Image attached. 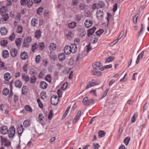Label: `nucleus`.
<instances>
[{"instance_id": "393cba45", "label": "nucleus", "mask_w": 149, "mask_h": 149, "mask_svg": "<svg viewBox=\"0 0 149 149\" xmlns=\"http://www.w3.org/2000/svg\"><path fill=\"white\" fill-rule=\"evenodd\" d=\"M22 40V39L21 38H19L17 39H16L15 41V43L16 45L18 47L20 46V45L21 43Z\"/></svg>"}, {"instance_id": "4c0bfd02", "label": "nucleus", "mask_w": 149, "mask_h": 149, "mask_svg": "<svg viewBox=\"0 0 149 149\" xmlns=\"http://www.w3.org/2000/svg\"><path fill=\"white\" fill-rule=\"evenodd\" d=\"M130 140V138L128 136L127 137L124 139L123 142L127 146L128 145Z\"/></svg>"}, {"instance_id": "4468645a", "label": "nucleus", "mask_w": 149, "mask_h": 149, "mask_svg": "<svg viewBox=\"0 0 149 149\" xmlns=\"http://www.w3.org/2000/svg\"><path fill=\"white\" fill-rule=\"evenodd\" d=\"M64 52L66 54H69L71 53V47L70 46H66L64 48Z\"/></svg>"}, {"instance_id": "423d86ee", "label": "nucleus", "mask_w": 149, "mask_h": 149, "mask_svg": "<svg viewBox=\"0 0 149 149\" xmlns=\"http://www.w3.org/2000/svg\"><path fill=\"white\" fill-rule=\"evenodd\" d=\"M104 13L102 11L98 10L96 12V15L98 19H101L103 17Z\"/></svg>"}, {"instance_id": "f8f14e48", "label": "nucleus", "mask_w": 149, "mask_h": 149, "mask_svg": "<svg viewBox=\"0 0 149 149\" xmlns=\"http://www.w3.org/2000/svg\"><path fill=\"white\" fill-rule=\"evenodd\" d=\"M81 112L80 110L78 111L77 115L74 118L73 122L74 123H76L79 119L81 115Z\"/></svg>"}, {"instance_id": "774afa93", "label": "nucleus", "mask_w": 149, "mask_h": 149, "mask_svg": "<svg viewBox=\"0 0 149 149\" xmlns=\"http://www.w3.org/2000/svg\"><path fill=\"white\" fill-rule=\"evenodd\" d=\"M10 145V142L9 141L7 140L6 142L4 143L3 145L5 146H8Z\"/></svg>"}, {"instance_id": "39448f33", "label": "nucleus", "mask_w": 149, "mask_h": 149, "mask_svg": "<svg viewBox=\"0 0 149 149\" xmlns=\"http://www.w3.org/2000/svg\"><path fill=\"white\" fill-rule=\"evenodd\" d=\"M148 25V22L147 20H146V22L145 24L142 23L141 24V28L138 32L137 36H139L142 34V31L144 29L145 27H147Z\"/></svg>"}, {"instance_id": "c85d7f7f", "label": "nucleus", "mask_w": 149, "mask_h": 149, "mask_svg": "<svg viewBox=\"0 0 149 149\" xmlns=\"http://www.w3.org/2000/svg\"><path fill=\"white\" fill-rule=\"evenodd\" d=\"M115 59V57L113 56H110L106 59L105 62L108 63L113 61Z\"/></svg>"}, {"instance_id": "4d7b16f0", "label": "nucleus", "mask_w": 149, "mask_h": 149, "mask_svg": "<svg viewBox=\"0 0 149 149\" xmlns=\"http://www.w3.org/2000/svg\"><path fill=\"white\" fill-rule=\"evenodd\" d=\"M124 34V31H123V30H122L120 35H119L118 37V38L117 39V41H118L119 40H120V39L122 37H123V34Z\"/></svg>"}, {"instance_id": "a878e982", "label": "nucleus", "mask_w": 149, "mask_h": 149, "mask_svg": "<svg viewBox=\"0 0 149 149\" xmlns=\"http://www.w3.org/2000/svg\"><path fill=\"white\" fill-rule=\"evenodd\" d=\"M5 79L6 81H8L11 78L10 74L9 73H6L4 75Z\"/></svg>"}, {"instance_id": "2eb2a0df", "label": "nucleus", "mask_w": 149, "mask_h": 149, "mask_svg": "<svg viewBox=\"0 0 149 149\" xmlns=\"http://www.w3.org/2000/svg\"><path fill=\"white\" fill-rule=\"evenodd\" d=\"M24 130V129L22 125H21L20 126H18L17 129L18 134L21 135Z\"/></svg>"}, {"instance_id": "338daca9", "label": "nucleus", "mask_w": 149, "mask_h": 149, "mask_svg": "<svg viewBox=\"0 0 149 149\" xmlns=\"http://www.w3.org/2000/svg\"><path fill=\"white\" fill-rule=\"evenodd\" d=\"M144 52L143 51H142L141 54H139L137 58H139V59H141L142 58L144 54Z\"/></svg>"}, {"instance_id": "bf43d9fd", "label": "nucleus", "mask_w": 149, "mask_h": 149, "mask_svg": "<svg viewBox=\"0 0 149 149\" xmlns=\"http://www.w3.org/2000/svg\"><path fill=\"white\" fill-rule=\"evenodd\" d=\"M15 35L14 33H13L11 35L9 36V39L11 41H12L15 39Z\"/></svg>"}, {"instance_id": "412c9836", "label": "nucleus", "mask_w": 149, "mask_h": 149, "mask_svg": "<svg viewBox=\"0 0 149 149\" xmlns=\"http://www.w3.org/2000/svg\"><path fill=\"white\" fill-rule=\"evenodd\" d=\"M22 79L25 82H27L29 81L30 78L28 76L22 74Z\"/></svg>"}, {"instance_id": "6ab92c4d", "label": "nucleus", "mask_w": 149, "mask_h": 149, "mask_svg": "<svg viewBox=\"0 0 149 149\" xmlns=\"http://www.w3.org/2000/svg\"><path fill=\"white\" fill-rule=\"evenodd\" d=\"M40 87L42 89H45L47 88V83L45 81H42L40 83Z\"/></svg>"}, {"instance_id": "603ef678", "label": "nucleus", "mask_w": 149, "mask_h": 149, "mask_svg": "<svg viewBox=\"0 0 149 149\" xmlns=\"http://www.w3.org/2000/svg\"><path fill=\"white\" fill-rule=\"evenodd\" d=\"M1 143L3 145L4 143L6 142V141L8 140L7 139L3 137L2 136H1Z\"/></svg>"}, {"instance_id": "58836bf2", "label": "nucleus", "mask_w": 149, "mask_h": 149, "mask_svg": "<svg viewBox=\"0 0 149 149\" xmlns=\"http://www.w3.org/2000/svg\"><path fill=\"white\" fill-rule=\"evenodd\" d=\"M100 146L98 143H94L93 144L92 148L94 149H98Z\"/></svg>"}, {"instance_id": "aec40b11", "label": "nucleus", "mask_w": 149, "mask_h": 149, "mask_svg": "<svg viewBox=\"0 0 149 149\" xmlns=\"http://www.w3.org/2000/svg\"><path fill=\"white\" fill-rule=\"evenodd\" d=\"M56 45L53 43L50 44L49 46V49L51 51H54L56 49Z\"/></svg>"}, {"instance_id": "5701e85b", "label": "nucleus", "mask_w": 149, "mask_h": 149, "mask_svg": "<svg viewBox=\"0 0 149 149\" xmlns=\"http://www.w3.org/2000/svg\"><path fill=\"white\" fill-rule=\"evenodd\" d=\"M2 55L3 58H6L9 57V54L7 50H4L3 52Z\"/></svg>"}, {"instance_id": "c756f323", "label": "nucleus", "mask_w": 149, "mask_h": 149, "mask_svg": "<svg viewBox=\"0 0 149 149\" xmlns=\"http://www.w3.org/2000/svg\"><path fill=\"white\" fill-rule=\"evenodd\" d=\"M74 34L71 31H69L68 34L66 35V37L69 40H70L73 37Z\"/></svg>"}, {"instance_id": "72a5a7b5", "label": "nucleus", "mask_w": 149, "mask_h": 149, "mask_svg": "<svg viewBox=\"0 0 149 149\" xmlns=\"http://www.w3.org/2000/svg\"><path fill=\"white\" fill-rule=\"evenodd\" d=\"M92 74L97 76H100L102 74V73L100 72L97 71L95 70L92 71Z\"/></svg>"}, {"instance_id": "dca6fc26", "label": "nucleus", "mask_w": 149, "mask_h": 149, "mask_svg": "<svg viewBox=\"0 0 149 149\" xmlns=\"http://www.w3.org/2000/svg\"><path fill=\"white\" fill-rule=\"evenodd\" d=\"M22 82L18 80H16L15 83V87L18 88H20L22 86Z\"/></svg>"}, {"instance_id": "f03ea898", "label": "nucleus", "mask_w": 149, "mask_h": 149, "mask_svg": "<svg viewBox=\"0 0 149 149\" xmlns=\"http://www.w3.org/2000/svg\"><path fill=\"white\" fill-rule=\"evenodd\" d=\"M93 68L97 70H100L101 71L103 70V68L102 67V64L100 62L94 63L93 64Z\"/></svg>"}, {"instance_id": "ddd939ff", "label": "nucleus", "mask_w": 149, "mask_h": 149, "mask_svg": "<svg viewBox=\"0 0 149 149\" xmlns=\"http://www.w3.org/2000/svg\"><path fill=\"white\" fill-rule=\"evenodd\" d=\"M65 56L63 53H60L58 55V58L59 61L63 62L65 59Z\"/></svg>"}, {"instance_id": "0e129e2a", "label": "nucleus", "mask_w": 149, "mask_h": 149, "mask_svg": "<svg viewBox=\"0 0 149 149\" xmlns=\"http://www.w3.org/2000/svg\"><path fill=\"white\" fill-rule=\"evenodd\" d=\"M88 105H89L94 104V100L93 99H90L89 100Z\"/></svg>"}, {"instance_id": "5fc2aeb1", "label": "nucleus", "mask_w": 149, "mask_h": 149, "mask_svg": "<svg viewBox=\"0 0 149 149\" xmlns=\"http://www.w3.org/2000/svg\"><path fill=\"white\" fill-rule=\"evenodd\" d=\"M24 108L26 110L28 111H32L31 108L29 105H26Z\"/></svg>"}, {"instance_id": "37998d69", "label": "nucleus", "mask_w": 149, "mask_h": 149, "mask_svg": "<svg viewBox=\"0 0 149 149\" xmlns=\"http://www.w3.org/2000/svg\"><path fill=\"white\" fill-rule=\"evenodd\" d=\"M71 106L70 105H69L68 107H67L66 110V111L63 114V117H64V118H65L67 115V114L68 113L70 109V108Z\"/></svg>"}, {"instance_id": "a18cd8bd", "label": "nucleus", "mask_w": 149, "mask_h": 149, "mask_svg": "<svg viewBox=\"0 0 149 149\" xmlns=\"http://www.w3.org/2000/svg\"><path fill=\"white\" fill-rule=\"evenodd\" d=\"M9 90L7 88H4L3 91V94L5 95H8L9 93Z\"/></svg>"}, {"instance_id": "cd10ccee", "label": "nucleus", "mask_w": 149, "mask_h": 149, "mask_svg": "<svg viewBox=\"0 0 149 149\" xmlns=\"http://www.w3.org/2000/svg\"><path fill=\"white\" fill-rule=\"evenodd\" d=\"M76 26V23L75 22H72L68 24V26L69 28L73 29Z\"/></svg>"}, {"instance_id": "f704fd0d", "label": "nucleus", "mask_w": 149, "mask_h": 149, "mask_svg": "<svg viewBox=\"0 0 149 149\" xmlns=\"http://www.w3.org/2000/svg\"><path fill=\"white\" fill-rule=\"evenodd\" d=\"M68 86V83L65 82L61 86V90H64L66 89Z\"/></svg>"}, {"instance_id": "69168bd1", "label": "nucleus", "mask_w": 149, "mask_h": 149, "mask_svg": "<svg viewBox=\"0 0 149 149\" xmlns=\"http://www.w3.org/2000/svg\"><path fill=\"white\" fill-rule=\"evenodd\" d=\"M27 0H21L20 3L22 5L24 6L27 3Z\"/></svg>"}, {"instance_id": "f3484780", "label": "nucleus", "mask_w": 149, "mask_h": 149, "mask_svg": "<svg viewBox=\"0 0 149 149\" xmlns=\"http://www.w3.org/2000/svg\"><path fill=\"white\" fill-rule=\"evenodd\" d=\"M28 90V88L26 86H24L22 89V94L24 95L27 94Z\"/></svg>"}, {"instance_id": "8fccbe9b", "label": "nucleus", "mask_w": 149, "mask_h": 149, "mask_svg": "<svg viewBox=\"0 0 149 149\" xmlns=\"http://www.w3.org/2000/svg\"><path fill=\"white\" fill-rule=\"evenodd\" d=\"M43 9L42 7L39 8L37 10V13L38 15H40L42 13V10Z\"/></svg>"}, {"instance_id": "864d4df0", "label": "nucleus", "mask_w": 149, "mask_h": 149, "mask_svg": "<svg viewBox=\"0 0 149 149\" xmlns=\"http://www.w3.org/2000/svg\"><path fill=\"white\" fill-rule=\"evenodd\" d=\"M50 56L51 59L53 60H56V56L55 55L54 53H51L50 54Z\"/></svg>"}, {"instance_id": "ea45409f", "label": "nucleus", "mask_w": 149, "mask_h": 149, "mask_svg": "<svg viewBox=\"0 0 149 149\" xmlns=\"http://www.w3.org/2000/svg\"><path fill=\"white\" fill-rule=\"evenodd\" d=\"M38 47V45L37 43H35L32 45V51L34 52L35 50Z\"/></svg>"}, {"instance_id": "c03bdc74", "label": "nucleus", "mask_w": 149, "mask_h": 149, "mask_svg": "<svg viewBox=\"0 0 149 149\" xmlns=\"http://www.w3.org/2000/svg\"><path fill=\"white\" fill-rule=\"evenodd\" d=\"M2 19L3 20L6 21L8 20L9 16L8 14H5L2 15Z\"/></svg>"}, {"instance_id": "c9c22d12", "label": "nucleus", "mask_w": 149, "mask_h": 149, "mask_svg": "<svg viewBox=\"0 0 149 149\" xmlns=\"http://www.w3.org/2000/svg\"><path fill=\"white\" fill-rule=\"evenodd\" d=\"M38 21L35 18H33L31 21V25L33 26H35L37 24Z\"/></svg>"}, {"instance_id": "e2e57ef3", "label": "nucleus", "mask_w": 149, "mask_h": 149, "mask_svg": "<svg viewBox=\"0 0 149 149\" xmlns=\"http://www.w3.org/2000/svg\"><path fill=\"white\" fill-rule=\"evenodd\" d=\"M37 102L39 104V107L42 108L43 107V105L40 99H38L37 100Z\"/></svg>"}, {"instance_id": "49530a36", "label": "nucleus", "mask_w": 149, "mask_h": 149, "mask_svg": "<svg viewBox=\"0 0 149 149\" xmlns=\"http://www.w3.org/2000/svg\"><path fill=\"white\" fill-rule=\"evenodd\" d=\"M44 118V116H43L42 114L40 113L39 114L38 116V120H39L41 122L43 121V118Z\"/></svg>"}, {"instance_id": "7ed1b4c3", "label": "nucleus", "mask_w": 149, "mask_h": 149, "mask_svg": "<svg viewBox=\"0 0 149 149\" xmlns=\"http://www.w3.org/2000/svg\"><path fill=\"white\" fill-rule=\"evenodd\" d=\"M15 129L14 127L13 126H11L7 133L9 137L13 138L15 135Z\"/></svg>"}, {"instance_id": "13d9d810", "label": "nucleus", "mask_w": 149, "mask_h": 149, "mask_svg": "<svg viewBox=\"0 0 149 149\" xmlns=\"http://www.w3.org/2000/svg\"><path fill=\"white\" fill-rule=\"evenodd\" d=\"M82 55L80 54H79L77 57V58L76 59V61L77 62L79 61V60L81 59L82 58Z\"/></svg>"}, {"instance_id": "6e6d98bb", "label": "nucleus", "mask_w": 149, "mask_h": 149, "mask_svg": "<svg viewBox=\"0 0 149 149\" xmlns=\"http://www.w3.org/2000/svg\"><path fill=\"white\" fill-rule=\"evenodd\" d=\"M41 58L40 55L37 56L36 58V62L37 63H39L40 62V59Z\"/></svg>"}, {"instance_id": "e433bc0d", "label": "nucleus", "mask_w": 149, "mask_h": 149, "mask_svg": "<svg viewBox=\"0 0 149 149\" xmlns=\"http://www.w3.org/2000/svg\"><path fill=\"white\" fill-rule=\"evenodd\" d=\"M34 3H35V0H29L27 1V4L28 7H31Z\"/></svg>"}, {"instance_id": "052dcab7", "label": "nucleus", "mask_w": 149, "mask_h": 149, "mask_svg": "<svg viewBox=\"0 0 149 149\" xmlns=\"http://www.w3.org/2000/svg\"><path fill=\"white\" fill-rule=\"evenodd\" d=\"M24 126L27 127L29 125V123L28 120H25L23 123Z\"/></svg>"}, {"instance_id": "7c9ffc66", "label": "nucleus", "mask_w": 149, "mask_h": 149, "mask_svg": "<svg viewBox=\"0 0 149 149\" xmlns=\"http://www.w3.org/2000/svg\"><path fill=\"white\" fill-rule=\"evenodd\" d=\"M38 48L40 50H43L45 48L44 43L42 42L40 43L38 45Z\"/></svg>"}, {"instance_id": "3c124183", "label": "nucleus", "mask_w": 149, "mask_h": 149, "mask_svg": "<svg viewBox=\"0 0 149 149\" xmlns=\"http://www.w3.org/2000/svg\"><path fill=\"white\" fill-rule=\"evenodd\" d=\"M105 134V133L103 131H100L98 132L99 136L101 137H104Z\"/></svg>"}, {"instance_id": "a211bd4d", "label": "nucleus", "mask_w": 149, "mask_h": 149, "mask_svg": "<svg viewBox=\"0 0 149 149\" xmlns=\"http://www.w3.org/2000/svg\"><path fill=\"white\" fill-rule=\"evenodd\" d=\"M70 47H71V52L74 53L77 51V49L76 45L74 44V45L72 44L70 45Z\"/></svg>"}, {"instance_id": "79ce46f5", "label": "nucleus", "mask_w": 149, "mask_h": 149, "mask_svg": "<svg viewBox=\"0 0 149 149\" xmlns=\"http://www.w3.org/2000/svg\"><path fill=\"white\" fill-rule=\"evenodd\" d=\"M138 116V114L137 113L134 114L131 118V122L134 123L135 122L136 119Z\"/></svg>"}, {"instance_id": "9b49d317", "label": "nucleus", "mask_w": 149, "mask_h": 149, "mask_svg": "<svg viewBox=\"0 0 149 149\" xmlns=\"http://www.w3.org/2000/svg\"><path fill=\"white\" fill-rule=\"evenodd\" d=\"M96 28L93 27L92 28L89 29L87 31V35L88 37L92 35L94 33Z\"/></svg>"}, {"instance_id": "de8ad7c7", "label": "nucleus", "mask_w": 149, "mask_h": 149, "mask_svg": "<svg viewBox=\"0 0 149 149\" xmlns=\"http://www.w3.org/2000/svg\"><path fill=\"white\" fill-rule=\"evenodd\" d=\"M104 32L103 29H101L96 31L95 33L96 35L97 36H100Z\"/></svg>"}, {"instance_id": "473e14b6", "label": "nucleus", "mask_w": 149, "mask_h": 149, "mask_svg": "<svg viewBox=\"0 0 149 149\" xmlns=\"http://www.w3.org/2000/svg\"><path fill=\"white\" fill-rule=\"evenodd\" d=\"M89 100L87 97H85L83 100L82 103L84 105H87L88 102Z\"/></svg>"}, {"instance_id": "4be33fe9", "label": "nucleus", "mask_w": 149, "mask_h": 149, "mask_svg": "<svg viewBox=\"0 0 149 149\" xmlns=\"http://www.w3.org/2000/svg\"><path fill=\"white\" fill-rule=\"evenodd\" d=\"M0 32L2 35L4 36L6 34L7 31L6 28L3 27L1 29Z\"/></svg>"}, {"instance_id": "0eeeda50", "label": "nucleus", "mask_w": 149, "mask_h": 149, "mask_svg": "<svg viewBox=\"0 0 149 149\" xmlns=\"http://www.w3.org/2000/svg\"><path fill=\"white\" fill-rule=\"evenodd\" d=\"M0 132L3 135L7 134L8 132V130L7 127L5 126L1 127L0 128Z\"/></svg>"}, {"instance_id": "09e8293b", "label": "nucleus", "mask_w": 149, "mask_h": 149, "mask_svg": "<svg viewBox=\"0 0 149 149\" xmlns=\"http://www.w3.org/2000/svg\"><path fill=\"white\" fill-rule=\"evenodd\" d=\"M7 43V41L5 40H1L0 42V44L2 46H6Z\"/></svg>"}, {"instance_id": "a19ab883", "label": "nucleus", "mask_w": 149, "mask_h": 149, "mask_svg": "<svg viewBox=\"0 0 149 149\" xmlns=\"http://www.w3.org/2000/svg\"><path fill=\"white\" fill-rule=\"evenodd\" d=\"M98 6L100 8L104 7L105 4L104 2L102 1H100L98 3Z\"/></svg>"}, {"instance_id": "20e7f679", "label": "nucleus", "mask_w": 149, "mask_h": 149, "mask_svg": "<svg viewBox=\"0 0 149 149\" xmlns=\"http://www.w3.org/2000/svg\"><path fill=\"white\" fill-rule=\"evenodd\" d=\"M59 99L57 95H53L51 98V102L52 104L53 105H57Z\"/></svg>"}, {"instance_id": "9d476101", "label": "nucleus", "mask_w": 149, "mask_h": 149, "mask_svg": "<svg viewBox=\"0 0 149 149\" xmlns=\"http://www.w3.org/2000/svg\"><path fill=\"white\" fill-rule=\"evenodd\" d=\"M93 24V22L90 19L86 20L84 22V25L87 28L91 27Z\"/></svg>"}, {"instance_id": "680f3d73", "label": "nucleus", "mask_w": 149, "mask_h": 149, "mask_svg": "<svg viewBox=\"0 0 149 149\" xmlns=\"http://www.w3.org/2000/svg\"><path fill=\"white\" fill-rule=\"evenodd\" d=\"M53 114L52 113V111L51 110H50L49 111V114L48 116V119L51 120L53 116Z\"/></svg>"}, {"instance_id": "1a4fd4ad", "label": "nucleus", "mask_w": 149, "mask_h": 149, "mask_svg": "<svg viewBox=\"0 0 149 149\" xmlns=\"http://www.w3.org/2000/svg\"><path fill=\"white\" fill-rule=\"evenodd\" d=\"M10 54L12 57H15L17 54V50L15 48L12 49L10 50Z\"/></svg>"}, {"instance_id": "b1692460", "label": "nucleus", "mask_w": 149, "mask_h": 149, "mask_svg": "<svg viewBox=\"0 0 149 149\" xmlns=\"http://www.w3.org/2000/svg\"><path fill=\"white\" fill-rule=\"evenodd\" d=\"M41 36V33L40 30H38L35 33V37L37 39L39 38Z\"/></svg>"}, {"instance_id": "6e6552de", "label": "nucleus", "mask_w": 149, "mask_h": 149, "mask_svg": "<svg viewBox=\"0 0 149 149\" xmlns=\"http://www.w3.org/2000/svg\"><path fill=\"white\" fill-rule=\"evenodd\" d=\"M20 56L22 60H25L28 58V54L26 52L24 51L21 52Z\"/></svg>"}, {"instance_id": "2f4dec72", "label": "nucleus", "mask_w": 149, "mask_h": 149, "mask_svg": "<svg viewBox=\"0 0 149 149\" xmlns=\"http://www.w3.org/2000/svg\"><path fill=\"white\" fill-rule=\"evenodd\" d=\"M36 80V78L34 76H32L30 78V82L32 84H34Z\"/></svg>"}, {"instance_id": "f257e3e1", "label": "nucleus", "mask_w": 149, "mask_h": 149, "mask_svg": "<svg viewBox=\"0 0 149 149\" xmlns=\"http://www.w3.org/2000/svg\"><path fill=\"white\" fill-rule=\"evenodd\" d=\"M31 40V38L30 36H27L24 39L22 44V46L26 47H28Z\"/></svg>"}, {"instance_id": "bb28decb", "label": "nucleus", "mask_w": 149, "mask_h": 149, "mask_svg": "<svg viewBox=\"0 0 149 149\" xmlns=\"http://www.w3.org/2000/svg\"><path fill=\"white\" fill-rule=\"evenodd\" d=\"M23 28L21 25H19L17 26L16 29V32L20 34L22 32Z\"/></svg>"}]
</instances>
